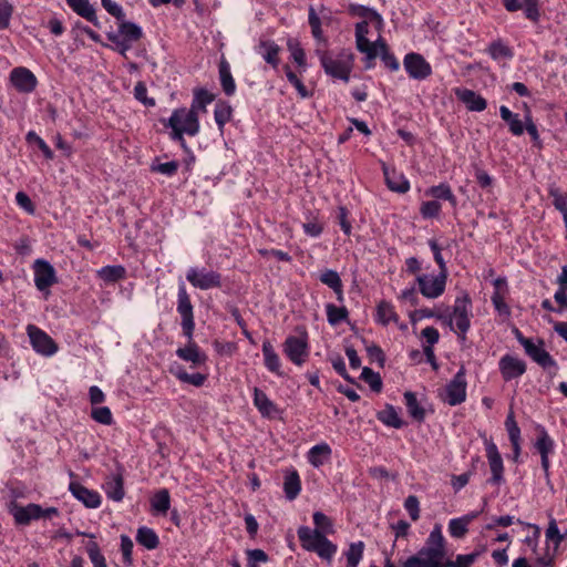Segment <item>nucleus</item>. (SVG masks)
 I'll use <instances>...</instances> for the list:
<instances>
[{"label":"nucleus","mask_w":567,"mask_h":567,"mask_svg":"<svg viewBox=\"0 0 567 567\" xmlns=\"http://www.w3.org/2000/svg\"><path fill=\"white\" fill-rule=\"evenodd\" d=\"M446 553V542L441 526L435 525L424 546L403 560L401 567H471L482 551L457 555L455 560L447 558Z\"/></svg>","instance_id":"nucleus-1"},{"label":"nucleus","mask_w":567,"mask_h":567,"mask_svg":"<svg viewBox=\"0 0 567 567\" xmlns=\"http://www.w3.org/2000/svg\"><path fill=\"white\" fill-rule=\"evenodd\" d=\"M164 126L171 127V138L178 142L184 150H187L184 134L194 136L199 132L198 114L186 107L176 109L167 123H164Z\"/></svg>","instance_id":"nucleus-2"},{"label":"nucleus","mask_w":567,"mask_h":567,"mask_svg":"<svg viewBox=\"0 0 567 567\" xmlns=\"http://www.w3.org/2000/svg\"><path fill=\"white\" fill-rule=\"evenodd\" d=\"M301 547L311 553H316L320 558L331 561L337 553V545L330 542L322 530L312 529L308 526H300L297 530Z\"/></svg>","instance_id":"nucleus-3"},{"label":"nucleus","mask_w":567,"mask_h":567,"mask_svg":"<svg viewBox=\"0 0 567 567\" xmlns=\"http://www.w3.org/2000/svg\"><path fill=\"white\" fill-rule=\"evenodd\" d=\"M321 66L331 78L349 82L350 73L353 68V54L348 51H341L332 54L328 51H317Z\"/></svg>","instance_id":"nucleus-4"},{"label":"nucleus","mask_w":567,"mask_h":567,"mask_svg":"<svg viewBox=\"0 0 567 567\" xmlns=\"http://www.w3.org/2000/svg\"><path fill=\"white\" fill-rule=\"evenodd\" d=\"M472 300L467 293L457 297L453 306V315L450 318V324L455 322L458 330V338L462 342L466 340V333L471 327L470 312Z\"/></svg>","instance_id":"nucleus-5"},{"label":"nucleus","mask_w":567,"mask_h":567,"mask_svg":"<svg viewBox=\"0 0 567 567\" xmlns=\"http://www.w3.org/2000/svg\"><path fill=\"white\" fill-rule=\"evenodd\" d=\"M370 25H372L370 20L360 21L355 24V44L358 51L365 54V69L372 68L373 60L378 56V51L374 50V45L367 38Z\"/></svg>","instance_id":"nucleus-6"},{"label":"nucleus","mask_w":567,"mask_h":567,"mask_svg":"<svg viewBox=\"0 0 567 567\" xmlns=\"http://www.w3.org/2000/svg\"><path fill=\"white\" fill-rule=\"evenodd\" d=\"M466 370L464 365H461L454 378L446 384L445 388V401L452 405H458L466 399Z\"/></svg>","instance_id":"nucleus-7"},{"label":"nucleus","mask_w":567,"mask_h":567,"mask_svg":"<svg viewBox=\"0 0 567 567\" xmlns=\"http://www.w3.org/2000/svg\"><path fill=\"white\" fill-rule=\"evenodd\" d=\"M177 311L182 316L183 333L188 339H192V334H193L194 328H195L193 305L190 302V298H189L184 285L179 286V288H178Z\"/></svg>","instance_id":"nucleus-8"},{"label":"nucleus","mask_w":567,"mask_h":567,"mask_svg":"<svg viewBox=\"0 0 567 567\" xmlns=\"http://www.w3.org/2000/svg\"><path fill=\"white\" fill-rule=\"evenodd\" d=\"M403 65L409 76L414 80H425L432 74L431 64L420 53H408L404 56Z\"/></svg>","instance_id":"nucleus-9"},{"label":"nucleus","mask_w":567,"mask_h":567,"mask_svg":"<svg viewBox=\"0 0 567 567\" xmlns=\"http://www.w3.org/2000/svg\"><path fill=\"white\" fill-rule=\"evenodd\" d=\"M447 275L439 274L437 276L420 275L416 277L420 292L430 299L440 297L446 285Z\"/></svg>","instance_id":"nucleus-10"},{"label":"nucleus","mask_w":567,"mask_h":567,"mask_svg":"<svg viewBox=\"0 0 567 567\" xmlns=\"http://www.w3.org/2000/svg\"><path fill=\"white\" fill-rule=\"evenodd\" d=\"M282 347L285 354L296 365L303 364L309 355L306 338L290 336L285 340Z\"/></svg>","instance_id":"nucleus-11"},{"label":"nucleus","mask_w":567,"mask_h":567,"mask_svg":"<svg viewBox=\"0 0 567 567\" xmlns=\"http://www.w3.org/2000/svg\"><path fill=\"white\" fill-rule=\"evenodd\" d=\"M8 509L18 525L27 526L32 519L42 518V507L34 503L21 506L16 501H12L8 505Z\"/></svg>","instance_id":"nucleus-12"},{"label":"nucleus","mask_w":567,"mask_h":567,"mask_svg":"<svg viewBox=\"0 0 567 567\" xmlns=\"http://www.w3.org/2000/svg\"><path fill=\"white\" fill-rule=\"evenodd\" d=\"M486 457L488 461L489 470L492 473L491 478L487 481L493 485H501L504 483V464L503 458L498 452L495 443L487 441L485 443Z\"/></svg>","instance_id":"nucleus-13"},{"label":"nucleus","mask_w":567,"mask_h":567,"mask_svg":"<svg viewBox=\"0 0 567 567\" xmlns=\"http://www.w3.org/2000/svg\"><path fill=\"white\" fill-rule=\"evenodd\" d=\"M186 279L195 287L202 290L219 288L221 286V276L216 271L197 270L190 268L187 271Z\"/></svg>","instance_id":"nucleus-14"},{"label":"nucleus","mask_w":567,"mask_h":567,"mask_svg":"<svg viewBox=\"0 0 567 567\" xmlns=\"http://www.w3.org/2000/svg\"><path fill=\"white\" fill-rule=\"evenodd\" d=\"M28 334L30 337L33 349L44 355H52L56 352L58 346L54 340L41 329L30 324L28 327Z\"/></svg>","instance_id":"nucleus-15"},{"label":"nucleus","mask_w":567,"mask_h":567,"mask_svg":"<svg viewBox=\"0 0 567 567\" xmlns=\"http://www.w3.org/2000/svg\"><path fill=\"white\" fill-rule=\"evenodd\" d=\"M33 269L35 287L40 291L47 290L56 282L55 270L49 261L37 259Z\"/></svg>","instance_id":"nucleus-16"},{"label":"nucleus","mask_w":567,"mask_h":567,"mask_svg":"<svg viewBox=\"0 0 567 567\" xmlns=\"http://www.w3.org/2000/svg\"><path fill=\"white\" fill-rule=\"evenodd\" d=\"M12 85L22 93H31L35 90L38 80L35 75L27 68H14L10 73Z\"/></svg>","instance_id":"nucleus-17"},{"label":"nucleus","mask_w":567,"mask_h":567,"mask_svg":"<svg viewBox=\"0 0 567 567\" xmlns=\"http://www.w3.org/2000/svg\"><path fill=\"white\" fill-rule=\"evenodd\" d=\"M499 371L505 381H511L526 372V363L520 359L506 354L499 360Z\"/></svg>","instance_id":"nucleus-18"},{"label":"nucleus","mask_w":567,"mask_h":567,"mask_svg":"<svg viewBox=\"0 0 567 567\" xmlns=\"http://www.w3.org/2000/svg\"><path fill=\"white\" fill-rule=\"evenodd\" d=\"M544 341L538 339V344H535L533 341L526 342L525 352L526 354L533 359L537 364L542 368H556V362L551 358V355L544 349Z\"/></svg>","instance_id":"nucleus-19"},{"label":"nucleus","mask_w":567,"mask_h":567,"mask_svg":"<svg viewBox=\"0 0 567 567\" xmlns=\"http://www.w3.org/2000/svg\"><path fill=\"white\" fill-rule=\"evenodd\" d=\"M69 489L76 499L81 501L89 508H96L101 504V497L97 492L91 491L78 482H71Z\"/></svg>","instance_id":"nucleus-20"},{"label":"nucleus","mask_w":567,"mask_h":567,"mask_svg":"<svg viewBox=\"0 0 567 567\" xmlns=\"http://www.w3.org/2000/svg\"><path fill=\"white\" fill-rule=\"evenodd\" d=\"M256 50L268 64H270L274 69L278 68L280 62L279 52L281 49L275 41L260 39Z\"/></svg>","instance_id":"nucleus-21"},{"label":"nucleus","mask_w":567,"mask_h":567,"mask_svg":"<svg viewBox=\"0 0 567 567\" xmlns=\"http://www.w3.org/2000/svg\"><path fill=\"white\" fill-rule=\"evenodd\" d=\"M504 7L507 11L514 12L524 8L525 16L527 19L536 22L539 19V0H524L522 3L519 0H503Z\"/></svg>","instance_id":"nucleus-22"},{"label":"nucleus","mask_w":567,"mask_h":567,"mask_svg":"<svg viewBox=\"0 0 567 567\" xmlns=\"http://www.w3.org/2000/svg\"><path fill=\"white\" fill-rule=\"evenodd\" d=\"M383 174L388 188L399 194H405L410 189V183L402 173L390 169L383 165Z\"/></svg>","instance_id":"nucleus-23"},{"label":"nucleus","mask_w":567,"mask_h":567,"mask_svg":"<svg viewBox=\"0 0 567 567\" xmlns=\"http://www.w3.org/2000/svg\"><path fill=\"white\" fill-rule=\"evenodd\" d=\"M455 94L470 111L482 112L487 106L486 100L472 90L457 89Z\"/></svg>","instance_id":"nucleus-24"},{"label":"nucleus","mask_w":567,"mask_h":567,"mask_svg":"<svg viewBox=\"0 0 567 567\" xmlns=\"http://www.w3.org/2000/svg\"><path fill=\"white\" fill-rule=\"evenodd\" d=\"M176 355L194 365L203 364L207 359L206 354L199 351V347L193 341V338L188 339V343L184 348L176 350Z\"/></svg>","instance_id":"nucleus-25"},{"label":"nucleus","mask_w":567,"mask_h":567,"mask_svg":"<svg viewBox=\"0 0 567 567\" xmlns=\"http://www.w3.org/2000/svg\"><path fill=\"white\" fill-rule=\"evenodd\" d=\"M104 491L109 498L120 502L124 497V480L121 473L109 476L104 483Z\"/></svg>","instance_id":"nucleus-26"},{"label":"nucleus","mask_w":567,"mask_h":567,"mask_svg":"<svg viewBox=\"0 0 567 567\" xmlns=\"http://www.w3.org/2000/svg\"><path fill=\"white\" fill-rule=\"evenodd\" d=\"M351 14L362 18V21L370 20L372 27L380 32L383 27L382 17L373 9L367 8L361 4H351L349 8Z\"/></svg>","instance_id":"nucleus-27"},{"label":"nucleus","mask_w":567,"mask_h":567,"mask_svg":"<svg viewBox=\"0 0 567 567\" xmlns=\"http://www.w3.org/2000/svg\"><path fill=\"white\" fill-rule=\"evenodd\" d=\"M66 3L75 13L92 22L95 27H100L95 9L89 0H66Z\"/></svg>","instance_id":"nucleus-28"},{"label":"nucleus","mask_w":567,"mask_h":567,"mask_svg":"<svg viewBox=\"0 0 567 567\" xmlns=\"http://www.w3.org/2000/svg\"><path fill=\"white\" fill-rule=\"evenodd\" d=\"M499 115L504 122L507 123L509 132L515 136H520L525 130V123L519 118V115L513 113L507 106L499 107Z\"/></svg>","instance_id":"nucleus-29"},{"label":"nucleus","mask_w":567,"mask_h":567,"mask_svg":"<svg viewBox=\"0 0 567 567\" xmlns=\"http://www.w3.org/2000/svg\"><path fill=\"white\" fill-rule=\"evenodd\" d=\"M254 403L264 416L271 417L278 412L275 403L270 401L267 394L258 388L254 389Z\"/></svg>","instance_id":"nucleus-30"},{"label":"nucleus","mask_w":567,"mask_h":567,"mask_svg":"<svg viewBox=\"0 0 567 567\" xmlns=\"http://www.w3.org/2000/svg\"><path fill=\"white\" fill-rule=\"evenodd\" d=\"M377 419L384 425L401 429L404 422L399 416L395 408L391 404H386L385 408L377 413Z\"/></svg>","instance_id":"nucleus-31"},{"label":"nucleus","mask_w":567,"mask_h":567,"mask_svg":"<svg viewBox=\"0 0 567 567\" xmlns=\"http://www.w3.org/2000/svg\"><path fill=\"white\" fill-rule=\"evenodd\" d=\"M262 354L265 358L266 368L277 375H282L280 371V359L276 353L272 344L268 340L264 341L262 343Z\"/></svg>","instance_id":"nucleus-32"},{"label":"nucleus","mask_w":567,"mask_h":567,"mask_svg":"<svg viewBox=\"0 0 567 567\" xmlns=\"http://www.w3.org/2000/svg\"><path fill=\"white\" fill-rule=\"evenodd\" d=\"M379 323L382 326H386L390 322L398 323L399 322V316L394 311V307L385 301L382 300L377 306V319Z\"/></svg>","instance_id":"nucleus-33"},{"label":"nucleus","mask_w":567,"mask_h":567,"mask_svg":"<svg viewBox=\"0 0 567 567\" xmlns=\"http://www.w3.org/2000/svg\"><path fill=\"white\" fill-rule=\"evenodd\" d=\"M219 79L224 93L231 96L235 93L236 84L230 72V66L226 60L219 63Z\"/></svg>","instance_id":"nucleus-34"},{"label":"nucleus","mask_w":567,"mask_h":567,"mask_svg":"<svg viewBox=\"0 0 567 567\" xmlns=\"http://www.w3.org/2000/svg\"><path fill=\"white\" fill-rule=\"evenodd\" d=\"M136 542L148 550L155 549L159 545V538L154 529L145 526L137 529Z\"/></svg>","instance_id":"nucleus-35"},{"label":"nucleus","mask_w":567,"mask_h":567,"mask_svg":"<svg viewBox=\"0 0 567 567\" xmlns=\"http://www.w3.org/2000/svg\"><path fill=\"white\" fill-rule=\"evenodd\" d=\"M301 489V482L297 471H291L286 474L284 482L285 495L289 501L295 499Z\"/></svg>","instance_id":"nucleus-36"},{"label":"nucleus","mask_w":567,"mask_h":567,"mask_svg":"<svg viewBox=\"0 0 567 567\" xmlns=\"http://www.w3.org/2000/svg\"><path fill=\"white\" fill-rule=\"evenodd\" d=\"M215 100V95L209 93L205 89H196L194 91V99L190 105L189 111H194V113L206 112V107Z\"/></svg>","instance_id":"nucleus-37"},{"label":"nucleus","mask_w":567,"mask_h":567,"mask_svg":"<svg viewBox=\"0 0 567 567\" xmlns=\"http://www.w3.org/2000/svg\"><path fill=\"white\" fill-rule=\"evenodd\" d=\"M330 455L331 447L328 444L322 443L310 449L308 460L313 466L319 467L330 457Z\"/></svg>","instance_id":"nucleus-38"},{"label":"nucleus","mask_w":567,"mask_h":567,"mask_svg":"<svg viewBox=\"0 0 567 567\" xmlns=\"http://www.w3.org/2000/svg\"><path fill=\"white\" fill-rule=\"evenodd\" d=\"M405 405L411 417L417 422H423L425 410L419 404L415 393L406 391L404 393Z\"/></svg>","instance_id":"nucleus-39"},{"label":"nucleus","mask_w":567,"mask_h":567,"mask_svg":"<svg viewBox=\"0 0 567 567\" xmlns=\"http://www.w3.org/2000/svg\"><path fill=\"white\" fill-rule=\"evenodd\" d=\"M486 51L493 60H509L514 56L513 50L501 39L491 42Z\"/></svg>","instance_id":"nucleus-40"},{"label":"nucleus","mask_w":567,"mask_h":567,"mask_svg":"<svg viewBox=\"0 0 567 567\" xmlns=\"http://www.w3.org/2000/svg\"><path fill=\"white\" fill-rule=\"evenodd\" d=\"M233 109L228 102L219 101L214 111V117L218 125L219 132L223 134L224 126L231 118Z\"/></svg>","instance_id":"nucleus-41"},{"label":"nucleus","mask_w":567,"mask_h":567,"mask_svg":"<svg viewBox=\"0 0 567 567\" xmlns=\"http://www.w3.org/2000/svg\"><path fill=\"white\" fill-rule=\"evenodd\" d=\"M117 34L132 43L138 41L143 35L142 30L137 24L124 20H122L118 25Z\"/></svg>","instance_id":"nucleus-42"},{"label":"nucleus","mask_w":567,"mask_h":567,"mask_svg":"<svg viewBox=\"0 0 567 567\" xmlns=\"http://www.w3.org/2000/svg\"><path fill=\"white\" fill-rule=\"evenodd\" d=\"M320 281L333 289L338 299L342 300V281L337 271L328 269L320 275Z\"/></svg>","instance_id":"nucleus-43"},{"label":"nucleus","mask_w":567,"mask_h":567,"mask_svg":"<svg viewBox=\"0 0 567 567\" xmlns=\"http://www.w3.org/2000/svg\"><path fill=\"white\" fill-rule=\"evenodd\" d=\"M364 551V543L359 540L357 543H351L348 550L344 553L347 558V567H358L359 563L363 557Z\"/></svg>","instance_id":"nucleus-44"},{"label":"nucleus","mask_w":567,"mask_h":567,"mask_svg":"<svg viewBox=\"0 0 567 567\" xmlns=\"http://www.w3.org/2000/svg\"><path fill=\"white\" fill-rule=\"evenodd\" d=\"M126 270L123 266H105L97 271L99 277L105 282H116L125 277Z\"/></svg>","instance_id":"nucleus-45"},{"label":"nucleus","mask_w":567,"mask_h":567,"mask_svg":"<svg viewBox=\"0 0 567 567\" xmlns=\"http://www.w3.org/2000/svg\"><path fill=\"white\" fill-rule=\"evenodd\" d=\"M327 319L331 326H337L348 319L349 312L346 307H337L333 303L326 306Z\"/></svg>","instance_id":"nucleus-46"},{"label":"nucleus","mask_w":567,"mask_h":567,"mask_svg":"<svg viewBox=\"0 0 567 567\" xmlns=\"http://www.w3.org/2000/svg\"><path fill=\"white\" fill-rule=\"evenodd\" d=\"M427 195H431V196H433L434 198H437V199L447 200L454 207L457 204L455 195L452 193L451 187L449 185H446V184H440L437 186H432L427 190Z\"/></svg>","instance_id":"nucleus-47"},{"label":"nucleus","mask_w":567,"mask_h":567,"mask_svg":"<svg viewBox=\"0 0 567 567\" xmlns=\"http://www.w3.org/2000/svg\"><path fill=\"white\" fill-rule=\"evenodd\" d=\"M152 508L161 514H166L171 506L169 493L166 488L158 491L152 498Z\"/></svg>","instance_id":"nucleus-48"},{"label":"nucleus","mask_w":567,"mask_h":567,"mask_svg":"<svg viewBox=\"0 0 567 567\" xmlns=\"http://www.w3.org/2000/svg\"><path fill=\"white\" fill-rule=\"evenodd\" d=\"M537 431L538 436L535 443V447L537 449L540 455H549V453L554 449V442L543 426H539Z\"/></svg>","instance_id":"nucleus-49"},{"label":"nucleus","mask_w":567,"mask_h":567,"mask_svg":"<svg viewBox=\"0 0 567 567\" xmlns=\"http://www.w3.org/2000/svg\"><path fill=\"white\" fill-rule=\"evenodd\" d=\"M471 523V517H461L454 518L450 520L449 532L452 537L462 538L467 533L468 524Z\"/></svg>","instance_id":"nucleus-50"},{"label":"nucleus","mask_w":567,"mask_h":567,"mask_svg":"<svg viewBox=\"0 0 567 567\" xmlns=\"http://www.w3.org/2000/svg\"><path fill=\"white\" fill-rule=\"evenodd\" d=\"M85 548L93 567H107L105 557L96 542H89Z\"/></svg>","instance_id":"nucleus-51"},{"label":"nucleus","mask_w":567,"mask_h":567,"mask_svg":"<svg viewBox=\"0 0 567 567\" xmlns=\"http://www.w3.org/2000/svg\"><path fill=\"white\" fill-rule=\"evenodd\" d=\"M361 379H363L374 392H380L382 390V380L379 373L374 372L372 369L365 367L362 369Z\"/></svg>","instance_id":"nucleus-52"},{"label":"nucleus","mask_w":567,"mask_h":567,"mask_svg":"<svg viewBox=\"0 0 567 567\" xmlns=\"http://www.w3.org/2000/svg\"><path fill=\"white\" fill-rule=\"evenodd\" d=\"M25 140L29 144H35L43 153L47 159H53V152L48 144L33 131H30L25 135Z\"/></svg>","instance_id":"nucleus-53"},{"label":"nucleus","mask_w":567,"mask_h":567,"mask_svg":"<svg viewBox=\"0 0 567 567\" xmlns=\"http://www.w3.org/2000/svg\"><path fill=\"white\" fill-rule=\"evenodd\" d=\"M548 194L553 198L554 207L563 215L567 214V194L561 193L557 187H550Z\"/></svg>","instance_id":"nucleus-54"},{"label":"nucleus","mask_w":567,"mask_h":567,"mask_svg":"<svg viewBox=\"0 0 567 567\" xmlns=\"http://www.w3.org/2000/svg\"><path fill=\"white\" fill-rule=\"evenodd\" d=\"M288 50L291 52V58L293 61L301 68L306 66V53L305 50L300 47L299 42L290 39L287 43Z\"/></svg>","instance_id":"nucleus-55"},{"label":"nucleus","mask_w":567,"mask_h":567,"mask_svg":"<svg viewBox=\"0 0 567 567\" xmlns=\"http://www.w3.org/2000/svg\"><path fill=\"white\" fill-rule=\"evenodd\" d=\"M91 417L101 424L111 425L113 423L112 412L107 406L93 408Z\"/></svg>","instance_id":"nucleus-56"},{"label":"nucleus","mask_w":567,"mask_h":567,"mask_svg":"<svg viewBox=\"0 0 567 567\" xmlns=\"http://www.w3.org/2000/svg\"><path fill=\"white\" fill-rule=\"evenodd\" d=\"M313 524L316 526L315 529L322 530L323 535L333 533L331 519L321 512H316L313 514Z\"/></svg>","instance_id":"nucleus-57"},{"label":"nucleus","mask_w":567,"mask_h":567,"mask_svg":"<svg viewBox=\"0 0 567 567\" xmlns=\"http://www.w3.org/2000/svg\"><path fill=\"white\" fill-rule=\"evenodd\" d=\"M441 204L437 200L423 202L420 207V214L423 218H436L441 213Z\"/></svg>","instance_id":"nucleus-58"},{"label":"nucleus","mask_w":567,"mask_h":567,"mask_svg":"<svg viewBox=\"0 0 567 567\" xmlns=\"http://www.w3.org/2000/svg\"><path fill=\"white\" fill-rule=\"evenodd\" d=\"M285 73L288 81L296 87L300 96L307 97L309 96V92L302 81L297 76L295 72L291 71L289 65H285Z\"/></svg>","instance_id":"nucleus-59"},{"label":"nucleus","mask_w":567,"mask_h":567,"mask_svg":"<svg viewBox=\"0 0 567 567\" xmlns=\"http://www.w3.org/2000/svg\"><path fill=\"white\" fill-rule=\"evenodd\" d=\"M309 25L311 28V33L313 38L318 41L323 40L322 29H321V20L316 13L313 7L309 9Z\"/></svg>","instance_id":"nucleus-60"},{"label":"nucleus","mask_w":567,"mask_h":567,"mask_svg":"<svg viewBox=\"0 0 567 567\" xmlns=\"http://www.w3.org/2000/svg\"><path fill=\"white\" fill-rule=\"evenodd\" d=\"M121 551L124 564L131 566L133 564V542L126 535L121 536Z\"/></svg>","instance_id":"nucleus-61"},{"label":"nucleus","mask_w":567,"mask_h":567,"mask_svg":"<svg viewBox=\"0 0 567 567\" xmlns=\"http://www.w3.org/2000/svg\"><path fill=\"white\" fill-rule=\"evenodd\" d=\"M525 130L529 134V136L534 143V146L537 147L538 150H542L543 141L540 140L537 126L533 122L529 114L525 116Z\"/></svg>","instance_id":"nucleus-62"},{"label":"nucleus","mask_w":567,"mask_h":567,"mask_svg":"<svg viewBox=\"0 0 567 567\" xmlns=\"http://www.w3.org/2000/svg\"><path fill=\"white\" fill-rule=\"evenodd\" d=\"M429 246L433 252V257H434V260L435 262L437 264L439 268H440V274H445L447 275V268H446V262L442 256V247L437 244L436 240L434 239H431L429 241Z\"/></svg>","instance_id":"nucleus-63"},{"label":"nucleus","mask_w":567,"mask_h":567,"mask_svg":"<svg viewBox=\"0 0 567 567\" xmlns=\"http://www.w3.org/2000/svg\"><path fill=\"white\" fill-rule=\"evenodd\" d=\"M107 39L116 45V50L123 56H126V52L132 48V42L123 39L120 34H116L114 32L107 33Z\"/></svg>","instance_id":"nucleus-64"}]
</instances>
